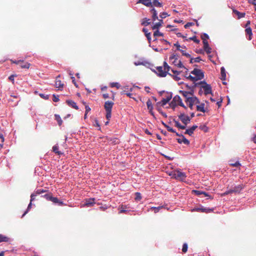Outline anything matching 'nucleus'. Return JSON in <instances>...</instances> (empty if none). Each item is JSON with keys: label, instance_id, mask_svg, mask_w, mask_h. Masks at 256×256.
Segmentation results:
<instances>
[{"label": "nucleus", "instance_id": "f257e3e1", "mask_svg": "<svg viewBox=\"0 0 256 256\" xmlns=\"http://www.w3.org/2000/svg\"><path fill=\"white\" fill-rule=\"evenodd\" d=\"M156 68V70H154L153 71L155 72L158 76L165 77L168 74V72L170 70V66H168L166 62H164V66H157Z\"/></svg>", "mask_w": 256, "mask_h": 256}, {"label": "nucleus", "instance_id": "f03ea898", "mask_svg": "<svg viewBox=\"0 0 256 256\" xmlns=\"http://www.w3.org/2000/svg\"><path fill=\"white\" fill-rule=\"evenodd\" d=\"M170 176H171L172 178L180 181H184L186 177L184 172H182L179 170H175L172 172L170 174Z\"/></svg>", "mask_w": 256, "mask_h": 256}, {"label": "nucleus", "instance_id": "7ed1b4c3", "mask_svg": "<svg viewBox=\"0 0 256 256\" xmlns=\"http://www.w3.org/2000/svg\"><path fill=\"white\" fill-rule=\"evenodd\" d=\"M114 103L108 100L105 102L104 108L106 112V118L108 120H110L112 116V110Z\"/></svg>", "mask_w": 256, "mask_h": 256}, {"label": "nucleus", "instance_id": "20e7f679", "mask_svg": "<svg viewBox=\"0 0 256 256\" xmlns=\"http://www.w3.org/2000/svg\"><path fill=\"white\" fill-rule=\"evenodd\" d=\"M178 104L184 108H186V107L182 103V100L180 96L178 95H176L173 98L172 101L170 104V106L172 108L174 109Z\"/></svg>", "mask_w": 256, "mask_h": 256}, {"label": "nucleus", "instance_id": "39448f33", "mask_svg": "<svg viewBox=\"0 0 256 256\" xmlns=\"http://www.w3.org/2000/svg\"><path fill=\"white\" fill-rule=\"evenodd\" d=\"M186 102L188 104L189 108L191 110H192L194 105L200 104V102L196 96H193L192 98H188L187 100H186Z\"/></svg>", "mask_w": 256, "mask_h": 256}, {"label": "nucleus", "instance_id": "423d86ee", "mask_svg": "<svg viewBox=\"0 0 256 256\" xmlns=\"http://www.w3.org/2000/svg\"><path fill=\"white\" fill-rule=\"evenodd\" d=\"M198 84H202V88L204 89L205 95L212 94V87L210 84H207L205 81L200 82Z\"/></svg>", "mask_w": 256, "mask_h": 256}, {"label": "nucleus", "instance_id": "0eeeda50", "mask_svg": "<svg viewBox=\"0 0 256 256\" xmlns=\"http://www.w3.org/2000/svg\"><path fill=\"white\" fill-rule=\"evenodd\" d=\"M191 74L195 76V78L197 80H200L204 78V74L200 69L194 68L191 72Z\"/></svg>", "mask_w": 256, "mask_h": 256}, {"label": "nucleus", "instance_id": "6e6552de", "mask_svg": "<svg viewBox=\"0 0 256 256\" xmlns=\"http://www.w3.org/2000/svg\"><path fill=\"white\" fill-rule=\"evenodd\" d=\"M178 118L182 122L185 126H186L190 122V118L188 116H186L184 113H182L178 116Z\"/></svg>", "mask_w": 256, "mask_h": 256}, {"label": "nucleus", "instance_id": "1a4fd4ad", "mask_svg": "<svg viewBox=\"0 0 256 256\" xmlns=\"http://www.w3.org/2000/svg\"><path fill=\"white\" fill-rule=\"evenodd\" d=\"M244 187V186L243 184L235 186L234 188H231L232 193L240 194Z\"/></svg>", "mask_w": 256, "mask_h": 256}, {"label": "nucleus", "instance_id": "9d476101", "mask_svg": "<svg viewBox=\"0 0 256 256\" xmlns=\"http://www.w3.org/2000/svg\"><path fill=\"white\" fill-rule=\"evenodd\" d=\"M193 211L200 212H202L210 213L213 211L212 209L209 208H204L203 207L196 208L193 209Z\"/></svg>", "mask_w": 256, "mask_h": 256}, {"label": "nucleus", "instance_id": "9b49d317", "mask_svg": "<svg viewBox=\"0 0 256 256\" xmlns=\"http://www.w3.org/2000/svg\"><path fill=\"white\" fill-rule=\"evenodd\" d=\"M180 93L181 94L186 100L188 98L193 97L194 91L192 90L191 92H186L184 90H180Z\"/></svg>", "mask_w": 256, "mask_h": 256}, {"label": "nucleus", "instance_id": "f8f14e48", "mask_svg": "<svg viewBox=\"0 0 256 256\" xmlns=\"http://www.w3.org/2000/svg\"><path fill=\"white\" fill-rule=\"evenodd\" d=\"M95 204V198H86L85 200L84 206H92Z\"/></svg>", "mask_w": 256, "mask_h": 256}, {"label": "nucleus", "instance_id": "ddd939ff", "mask_svg": "<svg viewBox=\"0 0 256 256\" xmlns=\"http://www.w3.org/2000/svg\"><path fill=\"white\" fill-rule=\"evenodd\" d=\"M204 44V49L206 51V52L208 54H210L212 52V48L209 46V44L208 40H204L203 42Z\"/></svg>", "mask_w": 256, "mask_h": 256}, {"label": "nucleus", "instance_id": "4468645a", "mask_svg": "<svg viewBox=\"0 0 256 256\" xmlns=\"http://www.w3.org/2000/svg\"><path fill=\"white\" fill-rule=\"evenodd\" d=\"M137 3H140L148 7H152V0H138Z\"/></svg>", "mask_w": 256, "mask_h": 256}, {"label": "nucleus", "instance_id": "2eb2a0df", "mask_svg": "<svg viewBox=\"0 0 256 256\" xmlns=\"http://www.w3.org/2000/svg\"><path fill=\"white\" fill-rule=\"evenodd\" d=\"M182 138H178L177 141L179 144L184 143L185 144H190V141L187 140L182 134H181Z\"/></svg>", "mask_w": 256, "mask_h": 256}, {"label": "nucleus", "instance_id": "dca6fc26", "mask_svg": "<svg viewBox=\"0 0 256 256\" xmlns=\"http://www.w3.org/2000/svg\"><path fill=\"white\" fill-rule=\"evenodd\" d=\"M199 105L196 106V110L201 112H206V109L205 108V104L204 103H200Z\"/></svg>", "mask_w": 256, "mask_h": 256}, {"label": "nucleus", "instance_id": "f3484780", "mask_svg": "<svg viewBox=\"0 0 256 256\" xmlns=\"http://www.w3.org/2000/svg\"><path fill=\"white\" fill-rule=\"evenodd\" d=\"M60 78V76H58L55 82V86L56 88H58L59 89L62 88L64 86V84L62 82L58 80V78Z\"/></svg>", "mask_w": 256, "mask_h": 256}, {"label": "nucleus", "instance_id": "a211bd4d", "mask_svg": "<svg viewBox=\"0 0 256 256\" xmlns=\"http://www.w3.org/2000/svg\"><path fill=\"white\" fill-rule=\"evenodd\" d=\"M51 202L54 204H58L59 206H64L66 204L64 203L62 201L60 200L56 197L52 196V198L50 199Z\"/></svg>", "mask_w": 256, "mask_h": 256}, {"label": "nucleus", "instance_id": "6ab92c4d", "mask_svg": "<svg viewBox=\"0 0 256 256\" xmlns=\"http://www.w3.org/2000/svg\"><path fill=\"white\" fill-rule=\"evenodd\" d=\"M198 128V126L196 125H194L192 126L190 128L187 129L185 132V134H188L189 136H192L195 130Z\"/></svg>", "mask_w": 256, "mask_h": 256}, {"label": "nucleus", "instance_id": "aec40b11", "mask_svg": "<svg viewBox=\"0 0 256 256\" xmlns=\"http://www.w3.org/2000/svg\"><path fill=\"white\" fill-rule=\"evenodd\" d=\"M172 94L168 95L166 98H164L160 102L162 106L166 105L172 98Z\"/></svg>", "mask_w": 256, "mask_h": 256}, {"label": "nucleus", "instance_id": "412c9836", "mask_svg": "<svg viewBox=\"0 0 256 256\" xmlns=\"http://www.w3.org/2000/svg\"><path fill=\"white\" fill-rule=\"evenodd\" d=\"M66 102L69 106H72V108H74V109H76V110L78 109V106L76 105V104L74 101H73L72 100H67L66 101Z\"/></svg>", "mask_w": 256, "mask_h": 256}, {"label": "nucleus", "instance_id": "4be33fe9", "mask_svg": "<svg viewBox=\"0 0 256 256\" xmlns=\"http://www.w3.org/2000/svg\"><path fill=\"white\" fill-rule=\"evenodd\" d=\"M150 12L152 14V19L154 21H155L156 20L158 19V14L156 12V10L154 8H152L150 10Z\"/></svg>", "mask_w": 256, "mask_h": 256}, {"label": "nucleus", "instance_id": "5701e85b", "mask_svg": "<svg viewBox=\"0 0 256 256\" xmlns=\"http://www.w3.org/2000/svg\"><path fill=\"white\" fill-rule=\"evenodd\" d=\"M146 105L150 114L152 115H154V112H152L153 107L152 105V102L150 100H148L146 102Z\"/></svg>", "mask_w": 256, "mask_h": 256}, {"label": "nucleus", "instance_id": "b1692460", "mask_svg": "<svg viewBox=\"0 0 256 256\" xmlns=\"http://www.w3.org/2000/svg\"><path fill=\"white\" fill-rule=\"evenodd\" d=\"M163 24V20H159V22H156L154 24V26H152V30H158L162 25Z\"/></svg>", "mask_w": 256, "mask_h": 256}, {"label": "nucleus", "instance_id": "393cba45", "mask_svg": "<svg viewBox=\"0 0 256 256\" xmlns=\"http://www.w3.org/2000/svg\"><path fill=\"white\" fill-rule=\"evenodd\" d=\"M245 32L246 34L248 35V40H251L252 36V28L250 27L246 28Z\"/></svg>", "mask_w": 256, "mask_h": 256}, {"label": "nucleus", "instance_id": "a878e982", "mask_svg": "<svg viewBox=\"0 0 256 256\" xmlns=\"http://www.w3.org/2000/svg\"><path fill=\"white\" fill-rule=\"evenodd\" d=\"M232 12L236 14L238 16V18L240 19V18H242L244 17L246 14L244 12H240L238 10H233Z\"/></svg>", "mask_w": 256, "mask_h": 256}, {"label": "nucleus", "instance_id": "bb28decb", "mask_svg": "<svg viewBox=\"0 0 256 256\" xmlns=\"http://www.w3.org/2000/svg\"><path fill=\"white\" fill-rule=\"evenodd\" d=\"M142 32H144L148 40L149 43H150L151 40L150 32H148V30L146 28H143Z\"/></svg>", "mask_w": 256, "mask_h": 256}, {"label": "nucleus", "instance_id": "cd10ccee", "mask_svg": "<svg viewBox=\"0 0 256 256\" xmlns=\"http://www.w3.org/2000/svg\"><path fill=\"white\" fill-rule=\"evenodd\" d=\"M23 62L22 64H19L20 66L22 68H29L30 66V64L28 62H26L24 60H23Z\"/></svg>", "mask_w": 256, "mask_h": 256}, {"label": "nucleus", "instance_id": "c85d7f7f", "mask_svg": "<svg viewBox=\"0 0 256 256\" xmlns=\"http://www.w3.org/2000/svg\"><path fill=\"white\" fill-rule=\"evenodd\" d=\"M221 80H225L226 78V72L224 67L220 68Z\"/></svg>", "mask_w": 256, "mask_h": 256}, {"label": "nucleus", "instance_id": "c756f323", "mask_svg": "<svg viewBox=\"0 0 256 256\" xmlns=\"http://www.w3.org/2000/svg\"><path fill=\"white\" fill-rule=\"evenodd\" d=\"M10 238L4 236L2 234H0V242H8L10 240Z\"/></svg>", "mask_w": 256, "mask_h": 256}, {"label": "nucleus", "instance_id": "7c9ffc66", "mask_svg": "<svg viewBox=\"0 0 256 256\" xmlns=\"http://www.w3.org/2000/svg\"><path fill=\"white\" fill-rule=\"evenodd\" d=\"M52 151L58 155H62L63 154L62 152L58 150V146L55 145L52 147Z\"/></svg>", "mask_w": 256, "mask_h": 256}, {"label": "nucleus", "instance_id": "2f4dec72", "mask_svg": "<svg viewBox=\"0 0 256 256\" xmlns=\"http://www.w3.org/2000/svg\"><path fill=\"white\" fill-rule=\"evenodd\" d=\"M192 192L194 193L197 196H200V194H204L205 196H208V194L204 192H202L200 190H194Z\"/></svg>", "mask_w": 256, "mask_h": 256}, {"label": "nucleus", "instance_id": "473e14b6", "mask_svg": "<svg viewBox=\"0 0 256 256\" xmlns=\"http://www.w3.org/2000/svg\"><path fill=\"white\" fill-rule=\"evenodd\" d=\"M159 0H153L152 2V6L162 7V3L159 2Z\"/></svg>", "mask_w": 256, "mask_h": 256}, {"label": "nucleus", "instance_id": "72a5a7b5", "mask_svg": "<svg viewBox=\"0 0 256 256\" xmlns=\"http://www.w3.org/2000/svg\"><path fill=\"white\" fill-rule=\"evenodd\" d=\"M174 122L175 124V126L180 129L184 130L186 128V126L180 124L177 120H174Z\"/></svg>", "mask_w": 256, "mask_h": 256}, {"label": "nucleus", "instance_id": "f704fd0d", "mask_svg": "<svg viewBox=\"0 0 256 256\" xmlns=\"http://www.w3.org/2000/svg\"><path fill=\"white\" fill-rule=\"evenodd\" d=\"M150 19H148L147 18H144L142 19V24L145 26H147L150 24Z\"/></svg>", "mask_w": 256, "mask_h": 256}, {"label": "nucleus", "instance_id": "c9c22d12", "mask_svg": "<svg viewBox=\"0 0 256 256\" xmlns=\"http://www.w3.org/2000/svg\"><path fill=\"white\" fill-rule=\"evenodd\" d=\"M56 120H57L58 124L59 126H61L62 123V120L60 117V116L58 114H55Z\"/></svg>", "mask_w": 256, "mask_h": 256}, {"label": "nucleus", "instance_id": "e433bc0d", "mask_svg": "<svg viewBox=\"0 0 256 256\" xmlns=\"http://www.w3.org/2000/svg\"><path fill=\"white\" fill-rule=\"evenodd\" d=\"M199 128L200 130H203L205 132H208V127H207L205 124L200 126Z\"/></svg>", "mask_w": 256, "mask_h": 256}, {"label": "nucleus", "instance_id": "4c0bfd02", "mask_svg": "<svg viewBox=\"0 0 256 256\" xmlns=\"http://www.w3.org/2000/svg\"><path fill=\"white\" fill-rule=\"evenodd\" d=\"M162 124L166 128L168 132H176V131L172 128H170V126H168L167 124H165L164 122H162Z\"/></svg>", "mask_w": 256, "mask_h": 256}, {"label": "nucleus", "instance_id": "58836bf2", "mask_svg": "<svg viewBox=\"0 0 256 256\" xmlns=\"http://www.w3.org/2000/svg\"><path fill=\"white\" fill-rule=\"evenodd\" d=\"M163 208L162 206H158V207H152L150 208L151 210H154V213H157L159 212V210L162 209Z\"/></svg>", "mask_w": 256, "mask_h": 256}, {"label": "nucleus", "instance_id": "ea45409f", "mask_svg": "<svg viewBox=\"0 0 256 256\" xmlns=\"http://www.w3.org/2000/svg\"><path fill=\"white\" fill-rule=\"evenodd\" d=\"M164 36L163 34L160 32H159V30H156L154 33V37H156L158 36Z\"/></svg>", "mask_w": 256, "mask_h": 256}, {"label": "nucleus", "instance_id": "a19ab883", "mask_svg": "<svg viewBox=\"0 0 256 256\" xmlns=\"http://www.w3.org/2000/svg\"><path fill=\"white\" fill-rule=\"evenodd\" d=\"M110 86L112 88H114V87H116V88L118 89L120 86V85L119 83L118 82H112L110 84Z\"/></svg>", "mask_w": 256, "mask_h": 256}, {"label": "nucleus", "instance_id": "79ce46f5", "mask_svg": "<svg viewBox=\"0 0 256 256\" xmlns=\"http://www.w3.org/2000/svg\"><path fill=\"white\" fill-rule=\"evenodd\" d=\"M52 194L51 193H48L45 194L43 197L46 200H50V199L52 198Z\"/></svg>", "mask_w": 256, "mask_h": 256}, {"label": "nucleus", "instance_id": "37998d69", "mask_svg": "<svg viewBox=\"0 0 256 256\" xmlns=\"http://www.w3.org/2000/svg\"><path fill=\"white\" fill-rule=\"evenodd\" d=\"M201 38L202 40V42H204V40H207L209 38V36L206 34H203L201 36Z\"/></svg>", "mask_w": 256, "mask_h": 256}, {"label": "nucleus", "instance_id": "c03bdc74", "mask_svg": "<svg viewBox=\"0 0 256 256\" xmlns=\"http://www.w3.org/2000/svg\"><path fill=\"white\" fill-rule=\"evenodd\" d=\"M178 56L177 54H173L170 57V60L172 61V60H178Z\"/></svg>", "mask_w": 256, "mask_h": 256}, {"label": "nucleus", "instance_id": "a18cd8bd", "mask_svg": "<svg viewBox=\"0 0 256 256\" xmlns=\"http://www.w3.org/2000/svg\"><path fill=\"white\" fill-rule=\"evenodd\" d=\"M189 40H192L196 44H198L200 42V40L197 39L196 36H194L190 38Z\"/></svg>", "mask_w": 256, "mask_h": 256}, {"label": "nucleus", "instance_id": "49530a36", "mask_svg": "<svg viewBox=\"0 0 256 256\" xmlns=\"http://www.w3.org/2000/svg\"><path fill=\"white\" fill-rule=\"evenodd\" d=\"M188 250V244L186 243L183 244L182 251L183 252L186 253Z\"/></svg>", "mask_w": 256, "mask_h": 256}, {"label": "nucleus", "instance_id": "de8ad7c7", "mask_svg": "<svg viewBox=\"0 0 256 256\" xmlns=\"http://www.w3.org/2000/svg\"><path fill=\"white\" fill-rule=\"evenodd\" d=\"M187 79L190 80L195 82L197 81V80L195 78V76H192L191 75H189L188 76L186 77Z\"/></svg>", "mask_w": 256, "mask_h": 256}, {"label": "nucleus", "instance_id": "09e8293b", "mask_svg": "<svg viewBox=\"0 0 256 256\" xmlns=\"http://www.w3.org/2000/svg\"><path fill=\"white\" fill-rule=\"evenodd\" d=\"M32 208V202L30 201V202L29 204L28 205V208L24 212V214L22 216V218L28 212V211L31 208Z\"/></svg>", "mask_w": 256, "mask_h": 256}, {"label": "nucleus", "instance_id": "8fccbe9b", "mask_svg": "<svg viewBox=\"0 0 256 256\" xmlns=\"http://www.w3.org/2000/svg\"><path fill=\"white\" fill-rule=\"evenodd\" d=\"M46 192V190H44L43 189H38V190H37L34 193L37 195V194H42L44 192Z\"/></svg>", "mask_w": 256, "mask_h": 256}, {"label": "nucleus", "instance_id": "3c124183", "mask_svg": "<svg viewBox=\"0 0 256 256\" xmlns=\"http://www.w3.org/2000/svg\"><path fill=\"white\" fill-rule=\"evenodd\" d=\"M11 62H12V63L16 64H18V65L20 64L24 63L23 62V60H11Z\"/></svg>", "mask_w": 256, "mask_h": 256}, {"label": "nucleus", "instance_id": "603ef678", "mask_svg": "<svg viewBox=\"0 0 256 256\" xmlns=\"http://www.w3.org/2000/svg\"><path fill=\"white\" fill-rule=\"evenodd\" d=\"M180 51L182 53V54L183 56H186L187 58H190V55L188 53H186V51L182 50H180Z\"/></svg>", "mask_w": 256, "mask_h": 256}, {"label": "nucleus", "instance_id": "864d4df0", "mask_svg": "<svg viewBox=\"0 0 256 256\" xmlns=\"http://www.w3.org/2000/svg\"><path fill=\"white\" fill-rule=\"evenodd\" d=\"M168 16V14L166 12H164L160 14V18H162H162H166Z\"/></svg>", "mask_w": 256, "mask_h": 256}, {"label": "nucleus", "instance_id": "5fc2aeb1", "mask_svg": "<svg viewBox=\"0 0 256 256\" xmlns=\"http://www.w3.org/2000/svg\"><path fill=\"white\" fill-rule=\"evenodd\" d=\"M175 66H177L178 68H184V66L182 64V62L180 60H179L176 64H175Z\"/></svg>", "mask_w": 256, "mask_h": 256}, {"label": "nucleus", "instance_id": "6e6d98bb", "mask_svg": "<svg viewBox=\"0 0 256 256\" xmlns=\"http://www.w3.org/2000/svg\"><path fill=\"white\" fill-rule=\"evenodd\" d=\"M84 104L85 106V108H86L85 112L86 114H88V112H90L91 109L88 105L86 104V103H84Z\"/></svg>", "mask_w": 256, "mask_h": 256}, {"label": "nucleus", "instance_id": "4d7b16f0", "mask_svg": "<svg viewBox=\"0 0 256 256\" xmlns=\"http://www.w3.org/2000/svg\"><path fill=\"white\" fill-rule=\"evenodd\" d=\"M136 198H135V199H136V200H141V198H142V196H141V195H140V193H139V192H136Z\"/></svg>", "mask_w": 256, "mask_h": 256}, {"label": "nucleus", "instance_id": "13d9d810", "mask_svg": "<svg viewBox=\"0 0 256 256\" xmlns=\"http://www.w3.org/2000/svg\"><path fill=\"white\" fill-rule=\"evenodd\" d=\"M52 97H53L52 100L54 102H57L59 100L58 96H56L55 94H53Z\"/></svg>", "mask_w": 256, "mask_h": 256}, {"label": "nucleus", "instance_id": "bf43d9fd", "mask_svg": "<svg viewBox=\"0 0 256 256\" xmlns=\"http://www.w3.org/2000/svg\"><path fill=\"white\" fill-rule=\"evenodd\" d=\"M36 196V194L35 193H33L30 196V202H32L35 200Z\"/></svg>", "mask_w": 256, "mask_h": 256}, {"label": "nucleus", "instance_id": "052dcab7", "mask_svg": "<svg viewBox=\"0 0 256 256\" xmlns=\"http://www.w3.org/2000/svg\"><path fill=\"white\" fill-rule=\"evenodd\" d=\"M40 96L42 98H44V100H48V95H46V96H45L44 94H40Z\"/></svg>", "mask_w": 256, "mask_h": 256}, {"label": "nucleus", "instance_id": "680f3d73", "mask_svg": "<svg viewBox=\"0 0 256 256\" xmlns=\"http://www.w3.org/2000/svg\"><path fill=\"white\" fill-rule=\"evenodd\" d=\"M230 165L232 166H238L240 165V163L238 162H236L235 163H232L230 164Z\"/></svg>", "mask_w": 256, "mask_h": 256}, {"label": "nucleus", "instance_id": "e2e57ef3", "mask_svg": "<svg viewBox=\"0 0 256 256\" xmlns=\"http://www.w3.org/2000/svg\"><path fill=\"white\" fill-rule=\"evenodd\" d=\"M192 25H194V24L192 22H188L184 25V26L186 28H187L190 26H192Z\"/></svg>", "mask_w": 256, "mask_h": 256}, {"label": "nucleus", "instance_id": "0e129e2a", "mask_svg": "<svg viewBox=\"0 0 256 256\" xmlns=\"http://www.w3.org/2000/svg\"><path fill=\"white\" fill-rule=\"evenodd\" d=\"M170 76H173L174 78L176 80H180V78L178 76V75H172L170 74Z\"/></svg>", "mask_w": 256, "mask_h": 256}, {"label": "nucleus", "instance_id": "69168bd1", "mask_svg": "<svg viewBox=\"0 0 256 256\" xmlns=\"http://www.w3.org/2000/svg\"><path fill=\"white\" fill-rule=\"evenodd\" d=\"M232 194V190L231 188L226 191L224 194H223V195L224 196H226V195H228V194Z\"/></svg>", "mask_w": 256, "mask_h": 256}, {"label": "nucleus", "instance_id": "338daca9", "mask_svg": "<svg viewBox=\"0 0 256 256\" xmlns=\"http://www.w3.org/2000/svg\"><path fill=\"white\" fill-rule=\"evenodd\" d=\"M174 46H175L176 48V49L177 50H178L180 51V50H181L180 49V44H178V42H176V44H174Z\"/></svg>", "mask_w": 256, "mask_h": 256}, {"label": "nucleus", "instance_id": "774afa93", "mask_svg": "<svg viewBox=\"0 0 256 256\" xmlns=\"http://www.w3.org/2000/svg\"><path fill=\"white\" fill-rule=\"evenodd\" d=\"M250 4L256 6V0H248Z\"/></svg>", "mask_w": 256, "mask_h": 256}]
</instances>
